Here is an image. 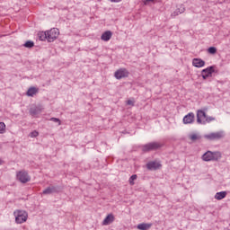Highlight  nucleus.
Segmentation results:
<instances>
[{"instance_id": "nucleus-1", "label": "nucleus", "mask_w": 230, "mask_h": 230, "mask_svg": "<svg viewBox=\"0 0 230 230\" xmlns=\"http://www.w3.org/2000/svg\"><path fill=\"white\" fill-rule=\"evenodd\" d=\"M203 161L209 162V161H218L222 159V154L218 151L211 152L207 151L201 157Z\"/></svg>"}, {"instance_id": "nucleus-2", "label": "nucleus", "mask_w": 230, "mask_h": 230, "mask_svg": "<svg viewBox=\"0 0 230 230\" xmlns=\"http://www.w3.org/2000/svg\"><path fill=\"white\" fill-rule=\"evenodd\" d=\"M13 216L17 224H24L28 220V212L26 210L17 209L13 212Z\"/></svg>"}, {"instance_id": "nucleus-3", "label": "nucleus", "mask_w": 230, "mask_h": 230, "mask_svg": "<svg viewBox=\"0 0 230 230\" xmlns=\"http://www.w3.org/2000/svg\"><path fill=\"white\" fill-rule=\"evenodd\" d=\"M163 146V144L159 142H151L143 146V152H152L154 150H159Z\"/></svg>"}, {"instance_id": "nucleus-4", "label": "nucleus", "mask_w": 230, "mask_h": 230, "mask_svg": "<svg viewBox=\"0 0 230 230\" xmlns=\"http://www.w3.org/2000/svg\"><path fill=\"white\" fill-rule=\"evenodd\" d=\"M17 181H20L22 184H26V182H30L31 181V177L28 174L26 171H20L16 172Z\"/></svg>"}, {"instance_id": "nucleus-5", "label": "nucleus", "mask_w": 230, "mask_h": 230, "mask_svg": "<svg viewBox=\"0 0 230 230\" xmlns=\"http://www.w3.org/2000/svg\"><path fill=\"white\" fill-rule=\"evenodd\" d=\"M59 35L60 31L58 28H52L50 31H47L48 42H55Z\"/></svg>"}, {"instance_id": "nucleus-6", "label": "nucleus", "mask_w": 230, "mask_h": 230, "mask_svg": "<svg viewBox=\"0 0 230 230\" xmlns=\"http://www.w3.org/2000/svg\"><path fill=\"white\" fill-rule=\"evenodd\" d=\"M130 72L127 68H119L114 73V76L117 80H121V78H128Z\"/></svg>"}, {"instance_id": "nucleus-7", "label": "nucleus", "mask_w": 230, "mask_h": 230, "mask_svg": "<svg viewBox=\"0 0 230 230\" xmlns=\"http://www.w3.org/2000/svg\"><path fill=\"white\" fill-rule=\"evenodd\" d=\"M208 119V115L202 110L197 111V123L206 125V120Z\"/></svg>"}, {"instance_id": "nucleus-8", "label": "nucleus", "mask_w": 230, "mask_h": 230, "mask_svg": "<svg viewBox=\"0 0 230 230\" xmlns=\"http://www.w3.org/2000/svg\"><path fill=\"white\" fill-rule=\"evenodd\" d=\"M205 139H209L210 141H215V139H222L224 137V132L219 131L216 133H209L204 136Z\"/></svg>"}, {"instance_id": "nucleus-9", "label": "nucleus", "mask_w": 230, "mask_h": 230, "mask_svg": "<svg viewBox=\"0 0 230 230\" xmlns=\"http://www.w3.org/2000/svg\"><path fill=\"white\" fill-rule=\"evenodd\" d=\"M215 73V66H208L201 71V76L203 80H207Z\"/></svg>"}, {"instance_id": "nucleus-10", "label": "nucleus", "mask_w": 230, "mask_h": 230, "mask_svg": "<svg viewBox=\"0 0 230 230\" xmlns=\"http://www.w3.org/2000/svg\"><path fill=\"white\" fill-rule=\"evenodd\" d=\"M195 121V113L190 112L183 118L184 125H190Z\"/></svg>"}, {"instance_id": "nucleus-11", "label": "nucleus", "mask_w": 230, "mask_h": 230, "mask_svg": "<svg viewBox=\"0 0 230 230\" xmlns=\"http://www.w3.org/2000/svg\"><path fill=\"white\" fill-rule=\"evenodd\" d=\"M161 164H159V162H149L146 164V168L147 170H159V168H161Z\"/></svg>"}, {"instance_id": "nucleus-12", "label": "nucleus", "mask_w": 230, "mask_h": 230, "mask_svg": "<svg viewBox=\"0 0 230 230\" xmlns=\"http://www.w3.org/2000/svg\"><path fill=\"white\" fill-rule=\"evenodd\" d=\"M192 66H194V67H204V66H206V61L201 58H194L192 59Z\"/></svg>"}, {"instance_id": "nucleus-13", "label": "nucleus", "mask_w": 230, "mask_h": 230, "mask_svg": "<svg viewBox=\"0 0 230 230\" xmlns=\"http://www.w3.org/2000/svg\"><path fill=\"white\" fill-rule=\"evenodd\" d=\"M114 215L109 214L102 221V226H111L114 222Z\"/></svg>"}, {"instance_id": "nucleus-14", "label": "nucleus", "mask_w": 230, "mask_h": 230, "mask_svg": "<svg viewBox=\"0 0 230 230\" xmlns=\"http://www.w3.org/2000/svg\"><path fill=\"white\" fill-rule=\"evenodd\" d=\"M102 40H104V42H109L110 39H112V31H104L101 36Z\"/></svg>"}, {"instance_id": "nucleus-15", "label": "nucleus", "mask_w": 230, "mask_h": 230, "mask_svg": "<svg viewBox=\"0 0 230 230\" xmlns=\"http://www.w3.org/2000/svg\"><path fill=\"white\" fill-rule=\"evenodd\" d=\"M39 93V88L32 86L30 87L26 93L27 96H31V98H33L35 96V94Z\"/></svg>"}, {"instance_id": "nucleus-16", "label": "nucleus", "mask_w": 230, "mask_h": 230, "mask_svg": "<svg viewBox=\"0 0 230 230\" xmlns=\"http://www.w3.org/2000/svg\"><path fill=\"white\" fill-rule=\"evenodd\" d=\"M226 197H227V191H220L216 193L214 199H216V200H222L226 199Z\"/></svg>"}, {"instance_id": "nucleus-17", "label": "nucleus", "mask_w": 230, "mask_h": 230, "mask_svg": "<svg viewBox=\"0 0 230 230\" xmlns=\"http://www.w3.org/2000/svg\"><path fill=\"white\" fill-rule=\"evenodd\" d=\"M42 112V109L40 107L31 108L30 114L31 116H37V114H40Z\"/></svg>"}, {"instance_id": "nucleus-18", "label": "nucleus", "mask_w": 230, "mask_h": 230, "mask_svg": "<svg viewBox=\"0 0 230 230\" xmlns=\"http://www.w3.org/2000/svg\"><path fill=\"white\" fill-rule=\"evenodd\" d=\"M51 193H57V188L55 187H48L42 192L43 195H51Z\"/></svg>"}, {"instance_id": "nucleus-19", "label": "nucleus", "mask_w": 230, "mask_h": 230, "mask_svg": "<svg viewBox=\"0 0 230 230\" xmlns=\"http://www.w3.org/2000/svg\"><path fill=\"white\" fill-rule=\"evenodd\" d=\"M150 227H152V224H148V223H142L137 225V228L139 230H148L150 229Z\"/></svg>"}, {"instance_id": "nucleus-20", "label": "nucleus", "mask_w": 230, "mask_h": 230, "mask_svg": "<svg viewBox=\"0 0 230 230\" xmlns=\"http://www.w3.org/2000/svg\"><path fill=\"white\" fill-rule=\"evenodd\" d=\"M189 138L190 139V141H200V139H202V137H200V135L197 134V133H192L189 136Z\"/></svg>"}, {"instance_id": "nucleus-21", "label": "nucleus", "mask_w": 230, "mask_h": 230, "mask_svg": "<svg viewBox=\"0 0 230 230\" xmlns=\"http://www.w3.org/2000/svg\"><path fill=\"white\" fill-rule=\"evenodd\" d=\"M40 40H48V31H41L38 33Z\"/></svg>"}, {"instance_id": "nucleus-22", "label": "nucleus", "mask_w": 230, "mask_h": 230, "mask_svg": "<svg viewBox=\"0 0 230 230\" xmlns=\"http://www.w3.org/2000/svg\"><path fill=\"white\" fill-rule=\"evenodd\" d=\"M134 181H137V174H133L129 180L128 182L130 184V186H134L136 183L134 182Z\"/></svg>"}, {"instance_id": "nucleus-23", "label": "nucleus", "mask_w": 230, "mask_h": 230, "mask_svg": "<svg viewBox=\"0 0 230 230\" xmlns=\"http://www.w3.org/2000/svg\"><path fill=\"white\" fill-rule=\"evenodd\" d=\"M4 132H6V124L0 122V134H4Z\"/></svg>"}, {"instance_id": "nucleus-24", "label": "nucleus", "mask_w": 230, "mask_h": 230, "mask_svg": "<svg viewBox=\"0 0 230 230\" xmlns=\"http://www.w3.org/2000/svg\"><path fill=\"white\" fill-rule=\"evenodd\" d=\"M208 53H209V55H217V48L215 47L208 48Z\"/></svg>"}, {"instance_id": "nucleus-25", "label": "nucleus", "mask_w": 230, "mask_h": 230, "mask_svg": "<svg viewBox=\"0 0 230 230\" xmlns=\"http://www.w3.org/2000/svg\"><path fill=\"white\" fill-rule=\"evenodd\" d=\"M33 46H35V43H33V41H27L24 43L25 48H33Z\"/></svg>"}, {"instance_id": "nucleus-26", "label": "nucleus", "mask_w": 230, "mask_h": 230, "mask_svg": "<svg viewBox=\"0 0 230 230\" xmlns=\"http://www.w3.org/2000/svg\"><path fill=\"white\" fill-rule=\"evenodd\" d=\"M178 11V13H184V12H186V8L184 7V5H181L180 8L176 9Z\"/></svg>"}, {"instance_id": "nucleus-27", "label": "nucleus", "mask_w": 230, "mask_h": 230, "mask_svg": "<svg viewBox=\"0 0 230 230\" xmlns=\"http://www.w3.org/2000/svg\"><path fill=\"white\" fill-rule=\"evenodd\" d=\"M50 121H54V123H58V125H62V121L59 120V119L52 117L50 119Z\"/></svg>"}, {"instance_id": "nucleus-28", "label": "nucleus", "mask_w": 230, "mask_h": 230, "mask_svg": "<svg viewBox=\"0 0 230 230\" xmlns=\"http://www.w3.org/2000/svg\"><path fill=\"white\" fill-rule=\"evenodd\" d=\"M30 136H31V137H38V136H39V131L34 130V131L31 132Z\"/></svg>"}, {"instance_id": "nucleus-29", "label": "nucleus", "mask_w": 230, "mask_h": 230, "mask_svg": "<svg viewBox=\"0 0 230 230\" xmlns=\"http://www.w3.org/2000/svg\"><path fill=\"white\" fill-rule=\"evenodd\" d=\"M180 13L179 11L176 9V11H174L172 13V17H177V15H179Z\"/></svg>"}, {"instance_id": "nucleus-30", "label": "nucleus", "mask_w": 230, "mask_h": 230, "mask_svg": "<svg viewBox=\"0 0 230 230\" xmlns=\"http://www.w3.org/2000/svg\"><path fill=\"white\" fill-rule=\"evenodd\" d=\"M214 119H215V118H213V117H209V118L207 117L206 123H209L210 121H213Z\"/></svg>"}, {"instance_id": "nucleus-31", "label": "nucleus", "mask_w": 230, "mask_h": 230, "mask_svg": "<svg viewBox=\"0 0 230 230\" xmlns=\"http://www.w3.org/2000/svg\"><path fill=\"white\" fill-rule=\"evenodd\" d=\"M127 105H131L132 107H134V101L128 100V101L127 102Z\"/></svg>"}, {"instance_id": "nucleus-32", "label": "nucleus", "mask_w": 230, "mask_h": 230, "mask_svg": "<svg viewBox=\"0 0 230 230\" xmlns=\"http://www.w3.org/2000/svg\"><path fill=\"white\" fill-rule=\"evenodd\" d=\"M111 3H121V0H110Z\"/></svg>"}, {"instance_id": "nucleus-33", "label": "nucleus", "mask_w": 230, "mask_h": 230, "mask_svg": "<svg viewBox=\"0 0 230 230\" xmlns=\"http://www.w3.org/2000/svg\"><path fill=\"white\" fill-rule=\"evenodd\" d=\"M3 164V160H0V165Z\"/></svg>"}]
</instances>
